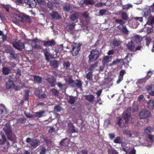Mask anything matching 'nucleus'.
<instances>
[{
  "label": "nucleus",
  "mask_w": 154,
  "mask_h": 154,
  "mask_svg": "<svg viewBox=\"0 0 154 154\" xmlns=\"http://www.w3.org/2000/svg\"><path fill=\"white\" fill-rule=\"evenodd\" d=\"M82 44L80 43L77 44L74 43V45H71L72 49L71 52L73 56L77 55L81 49V47Z\"/></svg>",
  "instance_id": "obj_1"
},
{
  "label": "nucleus",
  "mask_w": 154,
  "mask_h": 154,
  "mask_svg": "<svg viewBox=\"0 0 154 154\" xmlns=\"http://www.w3.org/2000/svg\"><path fill=\"white\" fill-rule=\"evenodd\" d=\"M131 108L128 107L125 110L122 114V117L123 119L125 120L126 124L128 122L131 116Z\"/></svg>",
  "instance_id": "obj_2"
},
{
  "label": "nucleus",
  "mask_w": 154,
  "mask_h": 154,
  "mask_svg": "<svg viewBox=\"0 0 154 154\" xmlns=\"http://www.w3.org/2000/svg\"><path fill=\"white\" fill-rule=\"evenodd\" d=\"M99 51L96 49L92 50L89 56V60L90 62L97 60L99 57Z\"/></svg>",
  "instance_id": "obj_3"
},
{
  "label": "nucleus",
  "mask_w": 154,
  "mask_h": 154,
  "mask_svg": "<svg viewBox=\"0 0 154 154\" xmlns=\"http://www.w3.org/2000/svg\"><path fill=\"white\" fill-rule=\"evenodd\" d=\"M3 131L5 133L8 139L12 141L13 140L12 137V131L10 125H6L3 128Z\"/></svg>",
  "instance_id": "obj_4"
},
{
  "label": "nucleus",
  "mask_w": 154,
  "mask_h": 154,
  "mask_svg": "<svg viewBox=\"0 0 154 154\" xmlns=\"http://www.w3.org/2000/svg\"><path fill=\"white\" fill-rule=\"evenodd\" d=\"M12 45L14 48L19 51H22L25 48L24 43L20 41L13 42Z\"/></svg>",
  "instance_id": "obj_5"
},
{
  "label": "nucleus",
  "mask_w": 154,
  "mask_h": 154,
  "mask_svg": "<svg viewBox=\"0 0 154 154\" xmlns=\"http://www.w3.org/2000/svg\"><path fill=\"white\" fill-rule=\"evenodd\" d=\"M150 114V112L149 110H143L139 113V116L140 119H145L149 116Z\"/></svg>",
  "instance_id": "obj_6"
},
{
  "label": "nucleus",
  "mask_w": 154,
  "mask_h": 154,
  "mask_svg": "<svg viewBox=\"0 0 154 154\" xmlns=\"http://www.w3.org/2000/svg\"><path fill=\"white\" fill-rule=\"evenodd\" d=\"M26 141L27 143H30L31 146L32 147L38 146L40 143L39 140L38 139L32 140L31 138L29 137L27 138Z\"/></svg>",
  "instance_id": "obj_7"
},
{
  "label": "nucleus",
  "mask_w": 154,
  "mask_h": 154,
  "mask_svg": "<svg viewBox=\"0 0 154 154\" xmlns=\"http://www.w3.org/2000/svg\"><path fill=\"white\" fill-rule=\"evenodd\" d=\"M43 52L45 57V60L48 61H49L50 59H53L54 58V55L49 53L48 50L45 48L43 49Z\"/></svg>",
  "instance_id": "obj_8"
},
{
  "label": "nucleus",
  "mask_w": 154,
  "mask_h": 154,
  "mask_svg": "<svg viewBox=\"0 0 154 154\" xmlns=\"http://www.w3.org/2000/svg\"><path fill=\"white\" fill-rule=\"evenodd\" d=\"M6 88L8 89H15L16 90H18L19 88H15V85L13 81L11 80H9L6 83Z\"/></svg>",
  "instance_id": "obj_9"
},
{
  "label": "nucleus",
  "mask_w": 154,
  "mask_h": 154,
  "mask_svg": "<svg viewBox=\"0 0 154 154\" xmlns=\"http://www.w3.org/2000/svg\"><path fill=\"white\" fill-rule=\"evenodd\" d=\"M6 51L7 53H9L11 58L14 59H16L17 57V54H16L14 51L13 50L10 48L8 47Z\"/></svg>",
  "instance_id": "obj_10"
},
{
  "label": "nucleus",
  "mask_w": 154,
  "mask_h": 154,
  "mask_svg": "<svg viewBox=\"0 0 154 154\" xmlns=\"http://www.w3.org/2000/svg\"><path fill=\"white\" fill-rule=\"evenodd\" d=\"M24 2L32 8L35 7L36 5V2L35 0H25Z\"/></svg>",
  "instance_id": "obj_11"
},
{
  "label": "nucleus",
  "mask_w": 154,
  "mask_h": 154,
  "mask_svg": "<svg viewBox=\"0 0 154 154\" xmlns=\"http://www.w3.org/2000/svg\"><path fill=\"white\" fill-rule=\"evenodd\" d=\"M67 123L68 130L69 131L72 133H74L77 132L72 122L70 121H69Z\"/></svg>",
  "instance_id": "obj_12"
},
{
  "label": "nucleus",
  "mask_w": 154,
  "mask_h": 154,
  "mask_svg": "<svg viewBox=\"0 0 154 154\" xmlns=\"http://www.w3.org/2000/svg\"><path fill=\"white\" fill-rule=\"evenodd\" d=\"M47 80L50 84L51 87H54L55 86L56 79L54 76L48 78Z\"/></svg>",
  "instance_id": "obj_13"
},
{
  "label": "nucleus",
  "mask_w": 154,
  "mask_h": 154,
  "mask_svg": "<svg viewBox=\"0 0 154 154\" xmlns=\"http://www.w3.org/2000/svg\"><path fill=\"white\" fill-rule=\"evenodd\" d=\"M118 13L119 14L121 15V17L122 20H127L129 19L128 16L126 13L122 11H119Z\"/></svg>",
  "instance_id": "obj_14"
},
{
  "label": "nucleus",
  "mask_w": 154,
  "mask_h": 154,
  "mask_svg": "<svg viewBox=\"0 0 154 154\" xmlns=\"http://www.w3.org/2000/svg\"><path fill=\"white\" fill-rule=\"evenodd\" d=\"M42 42L44 43L43 45L45 46H51L53 45H55L56 44L54 40L47 41H42Z\"/></svg>",
  "instance_id": "obj_15"
},
{
  "label": "nucleus",
  "mask_w": 154,
  "mask_h": 154,
  "mask_svg": "<svg viewBox=\"0 0 154 154\" xmlns=\"http://www.w3.org/2000/svg\"><path fill=\"white\" fill-rule=\"evenodd\" d=\"M51 17L53 19H61V17L58 14L57 11H53L52 13L50 14Z\"/></svg>",
  "instance_id": "obj_16"
},
{
  "label": "nucleus",
  "mask_w": 154,
  "mask_h": 154,
  "mask_svg": "<svg viewBox=\"0 0 154 154\" xmlns=\"http://www.w3.org/2000/svg\"><path fill=\"white\" fill-rule=\"evenodd\" d=\"M126 45L128 49L131 51H133L135 48L134 43L132 41L129 42Z\"/></svg>",
  "instance_id": "obj_17"
},
{
  "label": "nucleus",
  "mask_w": 154,
  "mask_h": 154,
  "mask_svg": "<svg viewBox=\"0 0 154 154\" xmlns=\"http://www.w3.org/2000/svg\"><path fill=\"white\" fill-rule=\"evenodd\" d=\"M32 77H33L34 81L36 83L39 84L42 82V79L41 76L34 75L32 76Z\"/></svg>",
  "instance_id": "obj_18"
},
{
  "label": "nucleus",
  "mask_w": 154,
  "mask_h": 154,
  "mask_svg": "<svg viewBox=\"0 0 154 154\" xmlns=\"http://www.w3.org/2000/svg\"><path fill=\"white\" fill-rule=\"evenodd\" d=\"M147 106L149 109H152L154 108V100H150L147 102Z\"/></svg>",
  "instance_id": "obj_19"
},
{
  "label": "nucleus",
  "mask_w": 154,
  "mask_h": 154,
  "mask_svg": "<svg viewBox=\"0 0 154 154\" xmlns=\"http://www.w3.org/2000/svg\"><path fill=\"white\" fill-rule=\"evenodd\" d=\"M11 70L10 68L4 66L2 68V72L4 75H7L10 73Z\"/></svg>",
  "instance_id": "obj_20"
},
{
  "label": "nucleus",
  "mask_w": 154,
  "mask_h": 154,
  "mask_svg": "<svg viewBox=\"0 0 154 154\" xmlns=\"http://www.w3.org/2000/svg\"><path fill=\"white\" fill-rule=\"evenodd\" d=\"M84 97L86 100L90 102H91L93 101L94 99V96L91 94L88 95H85L84 96Z\"/></svg>",
  "instance_id": "obj_21"
},
{
  "label": "nucleus",
  "mask_w": 154,
  "mask_h": 154,
  "mask_svg": "<svg viewBox=\"0 0 154 154\" xmlns=\"http://www.w3.org/2000/svg\"><path fill=\"white\" fill-rule=\"evenodd\" d=\"M110 58L109 56H104L102 60V63L103 65H105V64L109 62Z\"/></svg>",
  "instance_id": "obj_22"
},
{
  "label": "nucleus",
  "mask_w": 154,
  "mask_h": 154,
  "mask_svg": "<svg viewBox=\"0 0 154 154\" xmlns=\"http://www.w3.org/2000/svg\"><path fill=\"white\" fill-rule=\"evenodd\" d=\"M68 142L66 140V139L62 140L60 142V145L61 147H66L68 146Z\"/></svg>",
  "instance_id": "obj_23"
},
{
  "label": "nucleus",
  "mask_w": 154,
  "mask_h": 154,
  "mask_svg": "<svg viewBox=\"0 0 154 154\" xmlns=\"http://www.w3.org/2000/svg\"><path fill=\"white\" fill-rule=\"evenodd\" d=\"M116 119V124L118 125L119 127H121L122 126V124L123 122V120L122 118L120 117H117Z\"/></svg>",
  "instance_id": "obj_24"
},
{
  "label": "nucleus",
  "mask_w": 154,
  "mask_h": 154,
  "mask_svg": "<svg viewBox=\"0 0 154 154\" xmlns=\"http://www.w3.org/2000/svg\"><path fill=\"white\" fill-rule=\"evenodd\" d=\"M92 71H89L86 75V78L89 81L92 80Z\"/></svg>",
  "instance_id": "obj_25"
},
{
  "label": "nucleus",
  "mask_w": 154,
  "mask_h": 154,
  "mask_svg": "<svg viewBox=\"0 0 154 154\" xmlns=\"http://www.w3.org/2000/svg\"><path fill=\"white\" fill-rule=\"evenodd\" d=\"M63 65L64 68L66 69V70H69L70 69V64L69 62L68 61L64 62L63 63Z\"/></svg>",
  "instance_id": "obj_26"
},
{
  "label": "nucleus",
  "mask_w": 154,
  "mask_h": 154,
  "mask_svg": "<svg viewBox=\"0 0 154 154\" xmlns=\"http://www.w3.org/2000/svg\"><path fill=\"white\" fill-rule=\"evenodd\" d=\"M151 10L150 8L145 9L144 11L143 16L145 17L149 16L150 14Z\"/></svg>",
  "instance_id": "obj_27"
},
{
  "label": "nucleus",
  "mask_w": 154,
  "mask_h": 154,
  "mask_svg": "<svg viewBox=\"0 0 154 154\" xmlns=\"http://www.w3.org/2000/svg\"><path fill=\"white\" fill-rule=\"evenodd\" d=\"M83 3L86 5H92L95 3L94 0H83Z\"/></svg>",
  "instance_id": "obj_28"
},
{
  "label": "nucleus",
  "mask_w": 154,
  "mask_h": 154,
  "mask_svg": "<svg viewBox=\"0 0 154 154\" xmlns=\"http://www.w3.org/2000/svg\"><path fill=\"white\" fill-rule=\"evenodd\" d=\"M28 41L29 42H31L32 43H38L39 44L41 42H42V41L37 38L32 39H29L28 40Z\"/></svg>",
  "instance_id": "obj_29"
},
{
  "label": "nucleus",
  "mask_w": 154,
  "mask_h": 154,
  "mask_svg": "<svg viewBox=\"0 0 154 154\" xmlns=\"http://www.w3.org/2000/svg\"><path fill=\"white\" fill-rule=\"evenodd\" d=\"M45 111L44 110L41 111L40 112H37L35 113V117L38 118L42 117L43 116V114L45 113Z\"/></svg>",
  "instance_id": "obj_30"
},
{
  "label": "nucleus",
  "mask_w": 154,
  "mask_h": 154,
  "mask_svg": "<svg viewBox=\"0 0 154 154\" xmlns=\"http://www.w3.org/2000/svg\"><path fill=\"white\" fill-rule=\"evenodd\" d=\"M122 32L125 35H128V31L126 28V26H122L121 29Z\"/></svg>",
  "instance_id": "obj_31"
},
{
  "label": "nucleus",
  "mask_w": 154,
  "mask_h": 154,
  "mask_svg": "<svg viewBox=\"0 0 154 154\" xmlns=\"http://www.w3.org/2000/svg\"><path fill=\"white\" fill-rule=\"evenodd\" d=\"M78 14H72L70 16V20L72 21H74L78 19Z\"/></svg>",
  "instance_id": "obj_32"
},
{
  "label": "nucleus",
  "mask_w": 154,
  "mask_h": 154,
  "mask_svg": "<svg viewBox=\"0 0 154 154\" xmlns=\"http://www.w3.org/2000/svg\"><path fill=\"white\" fill-rule=\"evenodd\" d=\"M113 142L116 143H121L122 142V138L120 137H117L113 141Z\"/></svg>",
  "instance_id": "obj_33"
},
{
  "label": "nucleus",
  "mask_w": 154,
  "mask_h": 154,
  "mask_svg": "<svg viewBox=\"0 0 154 154\" xmlns=\"http://www.w3.org/2000/svg\"><path fill=\"white\" fill-rule=\"evenodd\" d=\"M50 91L52 92L53 94L55 96L57 97L59 95V92L56 89L53 88L51 89Z\"/></svg>",
  "instance_id": "obj_34"
},
{
  "label": "nucleus",
  "mask_w": 154,
  "mask_h": 154,
  "mask_svg": "<svg viewBox=\"0 0 154 154\" xmlns=\"http://www.w3.org/2000/svg\"><path fill=\"white\" fill-rule=\"evenodd\" d=\"M69 97V99L68 100V102L71 104L74 103L75 101V97L72 96H70Z\"/></svg>",
  "instance_id": "obj_35"
},
{
  "label": "nucleus",
  "mask_w": 154,
  "mask_h": 154,
  "mask_svg": "<svg viewBox=\"0 0 154 154\" xmlns=\"http://www.w3.org/2000/svg\"><path fill=\"white\" fill-rule=\"evenodd\" d=\"M75 84L77 87L80 88H82V82L80 80H76Z\"/></svg>",
  "instance_id": "obj_36"
},
{
  "label": "nucleus",
  "mask_w": 154,
  "mask_h": 154,
  "mask_svg": "<svg viewBox=\"0 0 154 154\" xmlns=\"http://www.w3.org/2000/svg\"><path fill=\"white\" fill-rule=\"evenodd\" d=\"M51 65L53 67L57 68L58 66V62L56 60H54L51 62Z\"/></svg>",
  "instance_id": "obj_37"
},
{
  "label": "nucleus",
  "mask_w": 154,
  "mask_h": 154,
  "mask_svg": "<svg viewBox=\"0 0 154 154\" xmlns=\"http://www.w3.org/2000/svg\"><path fill=\"white\" fill-rule=\"evenodd\" d=\"M54 110L58 112H59L62 110V107L59 105H56L54 107Z\"/></svg>",
  "instance_id": "obj_38"
},
{
  "label": "nucleus",
  "mask_w": 154,
  "mask_h": 154,
  "mask_svg": "<svg viewBox=\"0 0 154 154\" xmlns=\"http://www.w3.org/2000/svg\"><path fill=\"white\" fill-rule=\"evenodd\" d=\"M108 11L106 9H102L99 11V16H102L106 14Z\"/></svg>",
  "instance_id": "obj_39"
},
{
  "label": "nucleus",
  "mask_w": 154,
  "mask_h": 154,
  "mask_svg": "<svg viewBox=\"0 0 154 154\" xmlns=\"http://www.w3.org/2000/svg\"><path fill=\"white\" fill-rule=\"evenodd\" d=\"M132 7V5L131 4H128L124 5L122 6V9L125 10H127Z\"/></svg>",
  "instance_id": "obj_40"
},
{
  "label": "nucleus",
  "mask_w": 154,
  "mask_h": 154,
  "mask_svg": "<svg viewBox=\"0 0 154 154\" xmlns=\"http://www.w3.org/2000/svg\"><path fill=\"white\" fill-rule=\"evenodd\" d=\"M112 44L115 47H118L120 45L121 43L119 41L116 40H114L113 41Z\"/></svg>",
  "instance_id": "obj_41"
},
{
  "label": "nucleus",
  "mask_w": 154,
  "mask_h": 154,
  "mask_svg": "<svg viewBox=\"0 0 154 154\" xmlns=\"http://www.w3.org/2000/svg\"><path fill=\"white\" fill-rule=\"evenodd\" d=\"M25 94L24 96V100H28L29 96V94L30 92V91L29 90H28L25 91Z\"/></svg>",
  "instance_id": "obj_42"
},
{
  "label": "nucleus",
  "mask_w": 154,
  "mask_h": 154,
  "mask_svg": "<svg viewBox=\"0 0 154 154\" xmlns=\"http://www.w3.org/2000/svg\"><path fill=\"white\" fill-rule=\"evenodd\" d=\"M76 24L74 23H72L69 24L68 26V29L70 30H73Z\"/></svg>",
  "instance_id": "obj_43"
},
{
  "label": "nucleus",
  "mask_w": 154,
  "mask_h": 154,
  "mask_svg": "<svg viewBox=\"0 0 154 154\" xmlns=\"http://www.w3.org/2000/svg\"><path fill=\"white\" fill-rule=\"evenodd\" d=\"M47 6L50 9V10L53 9V3L49 1L47 3Z\"/></svg>",
  "instance_id": "obj_44"
},
{
  "label": "nucleus",
  "mask_w": 154,
  "mask_h": 154,
  "mask_svg": "<svg viewBox=\"0 0 154 154\" xmlns=\"http://www.w3.org/2000/svg\"><path fill=\"white\" fill-rule=\"evenodd\" d=\"M97 63H95L93 64H92L91 65L90 67L88 69V70L90 71H92L97 66Z\"/></svg>",
  "instance_id": "obj_45"
},
{
  "label": "nucleus",
  "mask_w": 154,
  "mask_h": 154,
  "mask_svg": "<svg viewBox=\"0 0 154 154\" xmlns=\"http://www.w3.org/2000/svg\"><path fill=\"white\" fill-rule=\"evenodd\" d=\"M154 88L153 85H149L147 86L146 88L147 91L148 92L154 90L153 88Z\"/></svg>",
  "instance_id": "obj_46"
},
{
  "label": "nucleus",
  "mask_w": 154,
  "mask_h": 154,
  "mask_svg": "<svg viewBox=\"0 0 154 154\" xmlns=\"http://www.w3.org/2000/svg\"><path fill=\"white\" fill-rule=\"evenodd\" d=\"M152 130V128L150 127H147L144 130V131L145 133L147 134H149L151 133V131Z\"/></svg>",
  "instance_id": "obj_47"
},
{
  "label": "nucleus",
  "mask_w": 154,
  "mask_h": 154,
  "mask_svg": "<svg viewBox=\"0 0 154 154\" xmlns=\"http://www.w3.org/2000/svg\"><path fill=\"white\" fill-rule=\"evenodd\" d=\"M26 119L24 117H23L22 118H20L19 119H18L17 122H18L24 124L26 122Z\"/></svg>",
  "instance_id": "obj_48"
},
{
  "label": "nucleus",
  "mask_w": 154,
  "mask_h": 154,
  "mask_svg": "<svg viewBox=\"0 0 154 154\" xmlns=\"http://www.w3.org/2000/svg\"><path fill=\"white\" fill-rule=\"evenodd\" d=\"M134 38L135 40L137 42H140L142 40V38L141 37L137 35H136L135 36Z\"/></svg>",
  "instance_id": "obj_49"
},
{
  "label": "nucleus",
  "mask_w": 154,
  "mask_h": 154,
  "mask_svg": "<svg viewBox=\"0 0 154 154\" xmlns=\"http://www.w3.org/2000/svg\"><path fill=\"white\" fill-rule=\"evenodd\" d=\"M146 45L149 46L150 43L151 41V39L149 37H146Z\"/></svg>",
  "instance_id": "obj_50"
},
{
  "label": "nucleus",
  "mask_w": 154,
  "mask_h": 154,
  "mask_svg": "<svg viewBox=\"0 0 154 154\" xmlns=\"http://www.w3.org/2000/svg\"><path fill=\"white\" fill-rule=\"evenodd\" d=\"M6 142L7 143V145L9 146H10V144L9 142H7L3 140H0V144L1 146H3V145Z\"/></svg>",
  "instance_id": "obj_51"
},
{
  "label": "nucleus",
  "mask_w": 154,
  "mask_h": 154,
  "mask_svg": "<svg viewBox=\"0 0 154 154\" xmlns=\"http://www.w3.org/2000/svg\"><path fill=\"white\" fill-rule=\"evenodd\" d=\"M38 98L39 99L46 98H47V95L46 94L44 93L41 94L38 96Z\"/></svg>",
  "instance_id": "obj_52"
},
{
  "label": "nucleus",
  "mask_w": 154,
  "mask_h": 154,
  "mask_svg": "<svg viewBox=\"0 0 154 154\" xmlns=\"http://www.w3.org/2000/svg\"><path fill=\"white\" fill-rule=\"evenodd\" d=\"M46 151V149L45 146H42L41 149L39 154H45Z\"/></svg>",
  "instance_id": "obj_53"
},
{
  "label": "nucleus",
  "mask_w": 154,
  "mask_h": 154,
  "mask_svg": "<svg viewBox=\"0 0 154 154\" xmlns=\"http://www.w3.org/2000/svg\"><path fill=\"white\" fill-rule=\"evenodd\" d=\"M57 85L59 88L62 90L64 89L63 87L66 86L65 84H62L61 82H58Z\"/></svg>",
  "instance_id": "obj_54"
},
{
  "label": "nucleus",
  "mask_w": 154,
  "mask_h": 154,
  "mask_svg": "<svg viewBox=\"0 0 154 154\" xmlns=\"http://www.w3.org/2000/svg\"><path fill=\"white\" fill-rule=\"evenodd\" d=\"M32 48H33L35 49H41L42 48L41 46L37 44H36L35 45H32Z\"/></svg>",
  "instance_id": "obj_55"
},
{
  "label": "nucleus",
  "mask_w": 154,
  "mask_h": 154,
  "mask_svg": "<svg viewBox=\"0 0 154 154\" xmlns=\"http://www.w3.org/2000/svg\"><path fill=\"white\" fill-rule=\"evenodd\" d=\"M23 0H15L16 4L17 5H22L23 4Z\"/></svg>",
  "instance_id": "obj_56"
},
{
  "label": "nucleus",
  "mask_w": 154,
  "mask_h": 154,
  "mask_svg": "<svg viewBox=\"0 0 154 154\" xmlns=\"http://www.w3.org/2000/svg\"><path fill=\"white\" fill-rule=\"evenodd\" d=\"M148 137L150 141L151 142L154 141V136L149 134L148 135Z\"/></svg>",
  "instance_id": "obj_57"
},
{
  "label": "nucleus",
  "mask_w": 154,
  "mask_h": 154,
  "mask_svg": "<svg viewBox=\"0 0 154 154\" xmlns=\"http://www.w3.org/2000/svg\"><path fill=\"white\" fill-rule=\"evenodd\" d=\"M115 21L116 23H119L122 25V26H123V25L124 23L123 20H122L116 19Z\"/></svg>",
  "instance_id": "obj_58"
},
{
  "label": "nucleus",
  "mask_w": 154,
  "mask_h": 154,
  "mask_svg": "<svg viewBox=\"0 0 154 154\" xmlns=\"http://www.w3.org/2000/svg\"><path fill=\"white\" fill-rule=\"evenodd\" d=\"M109 154H118V152L114 149L109 150Z\"/></svg>",
  "instance_id": "obj_59"
},
{
  "label": "nucleus",
  "mask_w": 154,
  "mask_h": 154,
  "mask_svg": "<svg viewBox=\"0 0 154 154\" xmlns=\"http://www.w3.org/2000/svg\"><path fill=\"white\" fill-rule=\"evenodd\" d=\"M105 4H103L102 2H100L97 3L95 6L97 7H101L103 5H105Z\"/></svg>",
  "instance_id": "obj_60"
},
{
  "label": "nucleus",
  "mask_w": 154,
  "mask_h": 154,
  "mask_svg": "<svg viewBox=\"0 0 154 154\" xmlns=\"http://www.w3.org/2000/svg\"><path fill=\"white\" fill-rule=\"evenodd\" d=\"M44 140L47 144H49L51 143V140L50 139H48L47 138H44Z\"/></svg>",
  "instance_id": "obj_61"
},
{
  "label": "nucleus",
  "mask_w": 154,
  "mask_h": 154,
  "mask_svg": "<svg viewBox=\"0 0 154 154\" xmlns=\"http://www.w3.org/2000/svg\"><path fill=\"white\" fill-rule=\"evenodd\" d=\"M23 17L24 19H25L26 20H27L28 21H29L30 20V19L29 17L26 15H23Z\"/></svg>",
  "instance_id": "obj_62"
},
{
  "label": "nucleus",
  "mask_w": 154,
  "mask_h": 154,
  "mask_svg": "<svg viewBox=\"0 0 154 154\" xmlns=\"http://www.w3.org/2000/svg\"><path fill=\"white\" fill-rule=\"evenodd\" d=\"M114 52L115 51L113 49H112L108 51V52L107 53V54L109 55H112L114 54Z\"/></svg>",
  "instance_id": "obj_63"
},
{
  "label": "nucleus",
  "mask_w": 154,
  "mask_h": 154,
  "mask_svg": "<svg viewBox=\"0 0 154 154\" xmlns=\"http://www.w3.org/2000/svg\"><path fill=\"white\" fill-rule=\"evenodd\" d=\"M70 9V6L69 5H66L64 7L63 9L64 11H69Z\"/></svg>",
  "instance_id": "obj_64"
}]
</instances>
